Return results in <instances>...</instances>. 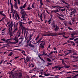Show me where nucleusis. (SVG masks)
<instances>
[{"label": "nucleus", "instance_id": "f257e3e1", "mask_svg": "<svg viewBox=\"0 0 78 78\" xmlns=\"http://www.w3.org/2000/svg\"><path fill=\"white\" fill-rule=\"evenodd\" d=\"M57 34H55L54 33H50L49 34H47L46 35H44V36H57Z\"/></svg>", "mask_w": 78, "mask_h": 78}, {"label": "nucleus", "instance_id": "f03ea898", "mask_svg": "<svg viewBox=\"0 0 78 78\" xmlns=\"http://www.w3.org/2000/svg\"><path fill=\"white\" fill-rule=\"evenodd\" d=\"M16 15L15 16V17L16 19V20H20V17H19V14H17V13H16Z\"/></svg>", "mask_w": 78, "mask_h": 78}, {"label": "nucleus", "instance_id": "7ed1b4c3", "mask_svg": "<svg viewBox=\"0 0 78 78\" xmlns=\"http://www.w3.org/2000/svg\"><path fill=\"white\" fill-rule=\"evenodd\" d=\"M10 25H11L10 28H11V31H12V27H13V24L12 23V22L11 21L10 23Z\"/></svg>", "mask_w": 78, "mask_h": 78}, {"label": "nucleus", "instance_id": "20e7f679", "mask_svg": "<svg viewBox=\"0 0 78 78\" xmlns=\"http://www.w3.org/2000/svg\"><path fill=\"white\" fill-rule=\"evenodd\" d=\"M24 9H23L21 11L20 13L22 15H23H23H25L26 14V12H25V11H24Z\"/></svg>", "mask_w": 78, "mask_h": 78}, {"label": "nucleus", "instance_id": "39448f33", "mask_svg": "<svg viewBox=\"0 0 78 78\" xmlns=\"http://www.w3.org/2000/svg\"><path fill=\"white\" fill-rule=\"evenodd\" d=\"M14 7L15 8H16V9H18V7H17V2H14Z\"/></svg>", "mask_w": 78, "mask_h": 78}, {"label": "nucleus", "instance_id": "423d86ee", "mask_svg": "<svg viewBox=\"0 0 78 78\" xmlns=\"http://www.w3.org/2000/svg\"><path fill=\"white\" fill-rule=\"evenodd\" d=\"M19 23H20V27L21 28H23V27H24L23 26V25H22V24H23V23L21 21H19Z\"/></svg>", "mask_w": 78, "mask_h": 78}, {"label": "nucleus", "instance_id": "0eeeda50", "mask_svg": "<svg viewBox=\"0 0 78 78\" xmlns=\"http://www.w3.org/2000/svg\"><path fill=\"white\" fill-rule=\"evenodd\" d=\"M19 23H20V27L21 28H23V27H24L23 26V25H22V24H23V23L21 21H19Z\"/></svg>", "mask_w": 78, "mask_h": 78}, {"label": "nucleus", "instance_id": "6e6552de", "mask_svg": "<svg viewBox=\"0 0 78 78\" xmlns=\"http://www.w3.org/2000/svg\"><path fill=\"white\" fill-rule=\"evenodd\" d=\"M26 5H27V2L24 4V5L23 6H21L20 7V9H22L23 8H25L26 7Z\"/></svg>", "mask_w": 78, "mask_h": 78}, {"label": "nucleus", "instance_id": "1a4fd4ad", "mask_svg": "<svg viewBox=\"0 0 78 78\" xmlns=\"http://www.w3.org/2000/svg\"><path fill=\"white\" fill-rule=\"evenodd\" d=\"M21 30H22V32H23V30L24 31H26L27 30V28H25V27H23L22 28V27H21Z\"/></svg>", "mask_w": 78, "mask_h": 78}, {"label": "nucleus", "instance_id": "9d476101", "mask_svg": "<svg viewBox=\"0 0 78 78\" xmlns=\"http://www.w3.org/2000/svg\"><path fill=\"white\" fill-rule=\"evenodd\" d=\"M28 61H30V58H28V57H27L26 58V61H24V62L25 63H27Z\"/></svg>", "mask_w": 78, "mask_h": 78}, {"label": "nucleus", "instance_id": "9b49d317", "mask_svg": "<svg viewBox=\"0 0 78 78\" xmlns=\"http://www.w3.org/2000/svg\"><path fill=\"white\" fill-rule=\"evenodd\" d=\"M9 34L11 36H12V31H11L10 30V28H9Z\"/></svg>", "mask_w": 78, "mask_h": 78}, {"label": "nucleus", "instance_id": "f8f14e48", "mask_svg": "<svg viewBox=\"0 0 78 78\" xmlns=\"http://www.w3.org/2000/svg\"><path fill=\"white\" fill-rule=\"evenodd\" d=\"M22 73H19L18 78H20L21 77H22Z\"/></svg>", "mask_w": 78, "mask_h": 78}, {"label": "nucleus", "instance_id": "ddd939ff", "mask_svg": "<svg viewBox=\"0 0 78 78\" xmlns=\"http://www.w3.org/2000/svg\"><path fill=\"white\" fill-rule=\"evenodd\" d=\"M70 67V66H66V65H65L64 66V67H65V68H66H66H69Z\"/></svg>", "mask_w": 78, "mask_h": 78}, {"label": "nucleus", "instance_id": "4468645a", "mask_svg": "<svg viewBox=\"0 0 78 78\" xmlns=\"http://www.w3.org/2000/svg\"><path fill=\"white\" fill-rule=\"evenodd\" d=\"M17 42H19V40H17L16 41L12 42V44H15L17 43Z\"/></svg>", "mask_w": 78, "mask_h": 78}, {"label": "nucleus", "instance_id": "2eb2a0df", "mask_svg": "<svg viewBox=\"0 0 78 78\" xmlns=\"http://www.w3.org/2000/svg\"><path fill=\"white\" fill-rule=\"evenodd\" d=\"M46 59H47V61H48V62H52V61L51 59H50V58H46Z\"/></svg>", "mask_w": 78, "mask_h": 78}, {"label": "nucleus", "instance_id": "dca6fc26", "mask_svg": "<svg viewBox=\"0 0 78 78\" xmlns=\"http://www.w3.org/2000/svg\"><path fill=\"white\" fill-rule=\"evenodd\" d=\"M30 37H29V39H30V40H31V37H32V36H33V34H30Z\"/></svg>", "mask_w": 78, "mask_h": 78}, {"label": "nucleus", "instance_id": "f3484780", "mask_svg": "<svg viewBox=\"0 0 78 78\" xmlns=\"http://www.w3.org/2000/svg\"><path fill=\"white\" fill-rule=\"evenodd\" d=\"M59 10L62 11H66V8H64V9H59Z\"/></svg>", "mask_w": 78, "mask_h": 78}, {"label": "nucleus", "instance_id": "a211bd4d", "mask_svg": "<svg viewBox=\"0 0 78 78\" xmlns=\"http://www.w3.org/2000/svg\"><path fill=\"white\" fill-rule=\"evenodd\" d=\"M47 64H48V65H46V66L47 67H48V66H50L51 65V64H52V63H47Z\"/></svg>", "mask_w": 78, "mask_h": 78}, {"label": "nucleus", "instance_id": "6ab92c4d", "mask_svg": "<svg viewBox=\"0 0 78 78\" xmlns=\"http://www.w3.org/2000/svg\"><path fill=\"white\" fill-rule=\"evenodd\" d=\"M17 30H18V29H17V28H16V29H15L13 31V33H15L16 31Z\"/></svg>", "mask_w": 78, "mask_h": 78}, {"label": "nucleus", "instance_id": "aec40b11", "mask_svg": "<svg viewBox=\"0 0 78 78\" xmlns=\"http://www.w3.org/2000/svg\"><path fill=\"white\" fill-rule=\"evenodd\" d=\"M44 75L46 76H49L50 73H49L48 74H47L46 73H44Z\"/></svg>", "mask_w": 78, "mask_h": 78}, {"label": "nucleus", "instance_id": "412c9836", "mask_svg": "<svg viewBox=\"0 0 78 78\" xmlns=\"http://www.w3.org/2000/svg\"><path fill=\"white\" fill-rule=\"evenodd\" d=\"M13 39L15 41H17V40H17V37H14V38H13Z\"/></svg>", "mask_w": 78, "mask_h": 78}, {"label": "nucleus", "instance_id": "4be33fe9", "mask_svg": "<svg viewBox=\"0 0 78 78\" xmlns=\"http://www.w3.org/2000/svg\"><path fill=\"white\" fill-rule=\"evenodd\" d=\"M58 28L56 27L54 29V30L56 32L58 31Z\"/></svg>", "mask_w": 78, "mask_h": 78}, {"label": "nucleus", "instance_id": "5701e85b", "mask_svg": "<svg viewBox=\"0 0 78 78\" xmlns=\"http://www.w3.org/2000/svg\"><path fill=\"white\" fill-rule=\"evenodd\" d=\"M58 17L59 19H60V20H64V19H62V18L59 16H58Z\"/></svg>", "mask_w": 78, "mask_h": 78}, {"label": "nucleus", "instance_id": "b1692460", "mask_svg": "<svg viewBox=\"0 0 78 78\" xmlns=\"http://www.w3.org/2000/svg\"><path fill=\"white\" fill-rule=\"evenodd\" d=\"M51 19H52V17H51L50 19L48 21V22H50L51 21Z\"/></svg>", "mask_w": 78, "mask_h": 78}, {"label": "nucleus", "instance_id": "393cba45", "mask_svg": "<svg viewBox=\"0 0 78 78\" xmlns=\"http://www.w3.org/2000/svg\"><path fill=\"white\" fill-rule=\"evenodd\" d=\"M62 63L63 65H64V66H65L66 65V64H65V63H64V61H62Z\"/></svg>", "mask_w": 78, "mask_h": 78}, {"label": "nucleus", "instance_id": "a878e982", "mask_svg": "<svg viewBox=\"0 0 78 78\" xmlns=\"http://www.w3.org/2000/svg\"><path fill=\"white\" fill-rule=\"evenodd\" d=\"M12 52H11L8 55V56H11L12 55Z\"/></svg>", "mask_w": 78, "mask_h": 78}, {"label": "nucleus", "instance_id": "bb28decb", "mask_svg": "<svg viewBox=\"0 0 78 78\" xmlns=\"http://www.w3.org/2000/svg\"><path fill=\"white\" fill-rule=\"evenodd\" d=\"M8 41H9V39H7L6 41V42L7 44H9V43L8 42Z\"/></svg>", "mask_w": 78, "mask_h": 78}, {"label": "nucleus", "instance_id": "cd10ccee", "mask_svg": "<svg viewBox=\"0 0 78 78\" xmlns=\"http://www.w3.org/2000/svg\"><path fill=\"white\" fill-rule=\"evenodd\" d=\"M14 75L15 76H18V74L17 73H16L14 74Z\"/></svg>", "mask_w": 78, "mask_h": 78}, {"label": "nucleus", "instance_id": "c85d7f7f", "mask_svg": "<svg viewBox=\"0 0 78 78\" xmlns=\"http://www.w3.org/2000/svg\"><path fill=\"white\" fill-rule=\"evenodd\" d=\"M1 41H4V42H6V40L4 38H3V39H1Z\"/></svg>", "mask_w": 78, "mask_h": 78}, {"label": "nucleus", "instance_id": "c756f323", "mask_svg": "<svg viewBox=\"0 0 78 78\" xmlns=\"http://www.w3.org/2000/svg\"><path fill=\"white\" fill-rule=\"evenodd\" d=\"M39 35H38V36H37V38H36L35 40H36V41H37V39H39Z\"/></svg>", "mask_w": 78, "mask_h": 78}, {"label": "nucleus", "instance_id": "7c9ffc66", "mask_svg": "<svg viewBox=\"0 0 78 78\" xmlns=\"http://www.w3.org/2000/svg\"><path fill=\"white\" fill-rule=\"evenodd\" d=\"M58 14L59 16H61V17H64V16L62 14L61 15H60L59 14Z\"/></svg>", "mask_w": 78, "mask_h": 78}, {"label": "nucleus", "instance_id": "2f4dec72", "mask_svg": "<svg viewBox=\"0 0 78 78\" xmlns=\"http://www.w3.org/2000/svg\"><path fill=\"white\" fill-rule=\"evenodd\" d=\"M8 46H9V45L7 44H5V46H4V47L5 48V47H8Z\"/></svg>", "mask_w": 78, "mask_h": 78}, {"label": "nucleus", "instance_id": "473e14b6", "mask_svg": "<svg viewBox=\"0 0 78 78\" xmlns=\"http://www.w3.org/2000/svg\"><path fill=\"white\" fill-rule=\"evenodd\" d=\"M68 29H69V30H73V29L71 28L70 27H68Z\"/></svg>", "mask_w": 78, "mask_h": 78}, {"label": "nucleus", "instance_id": "72a5a7b5", "mask_svg": "<svg viewBox=\"0 0 78 78\" xmlns=\"http://www.w3.org/2000/svg\"><path fill=\"white\" fill-rule=\"evenodd\" d=\"M47 55V53H45V51H44V52H43V54H42V55Z\"/></svg>", "mask_w": 78, "mask_h": 78}, {"label": "nucleus", "instance_id": "f704fd0d", "mask_svg": "<svg viewBox=\"0 0 78 78\" xmlns=\"http://www.w3.org/2000/svg\"><path fill=\"white\" fill-rule=\"evenodd\" d=\"M11 10L12 11H13L14 9H13V7H11Z\"/></svg>", "mask_w": 78, "mask_h": 78}, {"label": "nucleus", "instance_id": "c9c22d12", "mask_svg": "<svg viewBox=\"0 0 78 78\" xmlns=\"http://www.w3.org/2000/svg\"><path fill=\"white\" fill-rule=\"evenodd\" d=\"M30 47H34V46L32 44H31L30 45Z\"/></svg>", "mask_w": 78, "mask_h": 78}, {"label": "nucleus", "instance_id": "e433bc0d", "mask_svg": "<svg viewBox=\"0 0 78 78\" xmlns=\"http://www.w3.org/2000/svg\"><path fill=\"white\" fill-rule=\"evenodd\" d=\"M61 1L63 3H66V2H65V1H64V0H61Z\"/></svg>", "mask_w": 78, "mask_h": 78}, {"label": "nucleus", "instance_id": "4c0bfd02", "mask_svg": "<svg viewBox=\"0 0 78 78\" xmlns=\"http://www.w3.org/2000/svg\"><path fill=\"white\" fill-rule=\"evenodd\" d=\"M18 0V3L19 5H20V0Z\"/></svg>", "mask_w": 78, "mask_h": 78}, {"label": "nucleus", "instance_id": "58836bf2", "mask_svg": "<svg viewBox=\"0 0 78 78\" xmlns=\"http://www.w3.org/2000/svg\"><path fill=\"white\" fill-rule=\"evenodd\" d=\"M54 12H59V10H58L57 9L56 10H54Z\"/></svg>", "mask_w": 78, "mask_h": 78}, {"label": "nucleus", "instance_id": "ea45409f", "mask_svg": "<svg viewBox=\"0 0 78 78\" xmlns=\"http://www.w3.org/2000/svg\"><path fill=\"white\" fill-rule=\"evenodd\" d=\"M74 39V38H69V40H73Z\"/></svg>", "mask_w": 78, "mask_h": 78}, {"label": "nucleus", "instance_id": "a19ab883", "mask_svg": "<svg viewBox=\"0 0 78 78\" xmlns=\"http://www.w3.org/2000/svg\"><path fill=\"white\" fill-rule=\"evenodd\" d=\"M70 56L71 58H76V57L75 56H73L72 55H71Z\"/></svg>", "mask_w": 78, "mask_h": 78}, {"label": "nucleus", "instance_id": "79ce46f5", "mask_svg": "<svg viewBox=\"0 0 78 78\" xmlns=\"http://www.w3.org/2000/svg\"><path fill=\"white\" fill-rule=\"evenodd\" d=\"M42 14H41V16H40V17L41 18H42Z\"/></svg>", "mask_w": 78, "mask_h": 78}, {"label": "nucleus", "instance_id": "37998d69", "mask_svg": "<svg viewBox=\"0 0 78 78\" xmlns=\"http://www.w3.org/2000/svg\"><path fill=\"white\" fill-rule=\"evenodd\" d=\"M41 47L42 48H44V45H41Z\"/></svg>", "mask_w": 78, "mask_h": 78}, {"label": "nucleus", "instance_id": "c03bdc74", "mask_svg": "<svg viewBox=\"0 0 78 78\" xmlns=\"http://www.w3.org/2000/svg\"><path fill=\"white\" fill-rule=\"evenodd\" d=\"M25 15H23V20H24V19H25Z\"/></svg>", "mask_w": 78, "mask_h": 78}, {"label": "nucleus", "instance_id": "a18cd8bd", "mask_svg": "<svg viewBox=\"0 0 78 78\" xmlns=\"http://www.w3.org/2000/svg\"><path fill=\"white\" fill-rule=\"evenodd\" d=\"M31 66H31V67H34V64H31Z\"/></svg>", "mask_w": 78, "mask_h": 78}, {"label": "nucleus", "instance_id": "49530a36", "mask_svg": "<svg viewBox=\"0 0 78 78\" xmlns=\"http://www.w3.org/2000/svg\"><path fill=\"white\" fill-rule=\"evenodd\" d=\"M42 61H43V63H45V60H44L43 59H42Z\"/></svg>", "mask_w": 78, "mask_h": 78}, {"label": "nucleus", "instance_id": "de8ad7c7", "mask_svg": "<svg viewBox=\"0 0 78 78\" xmlns=\"http://www.w3.org/2000/svg\"><path fill=\"white\" fill-rule=\"evenodd\" d=\"M68 51H70V52H69V53H72V50H69Z\"/></svg>", "mask_w": 78, "mask_h": 78}, {"label": "nucleus", "instance_id": "09e8293b", "mask_svg": "<svg viewBox=\"0 0 78 78\" xmlns=\"http://www.w3.org/2000/svg\"><path fill=\"white\" fill-rule=\"evenodd\" d=\"M42 54L39 55L38 57H39V58H41V56H42Z\"/></svg>", "mask_w": 78, "mask_h": 78}, {"label": "nucleus", "instance_id": "8fccbe9b", "mask_svg": "<svg viewBox=\"0 0 78 78\" xmlns=\"http://www.w3.org/2000/svg\"><path fill=\"white\" fill-rule=\"evenodd\" d=\"M55 68H59L58 66H54Z\"/></svg>", "mask_w": 78, "mask_h": 78}, {"label": "nucleus", "instance_id": "3c124183", "mask_svg": "<svg viewBox=\"0 0 78 78\" xmlns=\"http://www.w3.org/2000/svg\"><path fill=\"white\" fill-rule=\"evenodd\" d=\"M39 77H41V78H43V77H44V76H41V75H40V76H39Z\"/></svg>", "mask_w": 78, "mask_h": 78}, {"label": "nucleus", "instance_id": "603ef678", "mask_svg": "<svg viewBox=\"0 0 78 78\" xmlns=\"http://www.w3.org/2000/svg\"><path fill=\"white\" fill-rule=\"evenodd\" d=\"M42 38H40V40L38 41L39 42H40V41H41V40H42Z\"/></svg>", "mask_w": 78, "mask_h": 78}, {"label": "nucleus", "instance_id": "864d4df0", "mask_svg": "<svg viewBox=\"0 0 78 78\" xmlns=\"http://www.w3.org/2000/svg\"><path fill=\"white\" fill-rule=\"evenodd\" d=\"M27 9L28 10H30V6L27 8Z\"/></svg>", "mask_w": 78, "mask_h": 78}, {"label": "nucleus", "instance_id": "5fc2aeb1", "mask_svg": "<svg viewBox=\"0 0 78 78\" xmlns=\"http://www.w3.org/2000/svg\"><path fill=\"white\" fill-rule=\"evenodd\" d=\"M77 40H78V38H76L74 40V41H77Z\"/></svg>", "mask_w": 78, "mask_h": 78}, {"label": "nucleus", "instance_id": "6e6d98bb", "mask_svg": "<svg viewBox=\"0 0 78 78\" xmlns=\"http://www.w3.org/2000/svg\"><path fill=\"white\" fill-rule=\"evenodd\" d=\"M71 12L72 13V14H74V13H75V12H74V11H72Z\"/></svg>", "mask_w": 78, "mask_h": 78}, {"label": "nucleus", "instance_id": "4d7b16f0", "mask_svg": "<svg viewBox=\"0 0 78 78\" xmlns=\"http://www.w3.org/2000/svg\"><path fill=\"white\" fill-rule=\"evenodd\" d=\"M55 22L54 21H53L52 22V24L53 25H55Z\"/></svg>", "mask_w": 78, "mask_h": 78}, {"label": "nucleus", "instance_id": "13d9d810", "mask_svg": "<svg viewBox=\"0 0 78 78\" xmlns=\"http://www.w3.org/2000/svg\"><path fill=\"white\" fill-rule=\"evenodd\" d=\"M3 61V60H2L1 62H0V64H2V62Z\"/></svg>", "mask_w": 78, "mask_h": 78}, {"label": "nucleus", "instance_id": "bf43d9fd", "mask_svg": "<svg viewBox=\"0 0 78 78\" xmlns=\"http://www.w3.org/2000/svg\"><path fill=\"white\" fill-rule=\"evenodd\" d=\"M78 55V54H76V53H73V55Z\"/></svg>", "mask_w": 78, "mask_h": 78}, {"label": "nucleus", "instance_id": "052dcab7", "mask_svg": "<svg viewBox=\"0 0 78 78\" xmlns=\"http://www.w3.org/2000/svg\"><path fill=\"white\" fill-rule=\"evenodd\" d=\"M69 14H70V15H71V16H73V14H72V13L71 12H70Z\"/></svg>", "mask_w": 78, "mask_h": 78}, {"label": "nucleus", "instance_id": "680f3d73", "mask_svg": "<svg viewBox=\"0 0 78 78\" xmlns=\"http://www.w3.org/2000/svg\"><path fill=\"white\" fill-rule=\"evenodd\" d=\"M71 37H74V35H73L72 34H71Z\"/></svg>", "mask_w": 78, "mask_h": 78}, {"label": "nucleus", "instance_id": "e2e57ef3", "mask_svg": "<svg viewBox=\"0 0 78 78\" xmlns=\"http://www.w3.org/2000/svg\"><path fill=\"white\" fill-rule=\"evenodd\" d=\"M72 21H73V22H75V20L73 19H72Z\"/></svg>", "mask_w": 78, "mask_h": 78}, {"label": "nucleus", "instance_id": "0e129e2a", "mask_svg": "<svg viewBox=\"0 0 78 78\" xmlns=\"http://www.w3.org/2000/svg\"><path fill=\"white\" fill-rule=\"evenodd\" d=\"M32 22V21H29L28 23L29 24H30V23H31Z\"/></svg>", "mask_w": 78, "mask_h": 78}, {"label": "nucleus", "instance_id": "69168bd1", "mask_svg": "<svg viewBox=\"0 0 78 78\" xmlns=\"http://www.w3.org/2000/svg\"><path fill=\"white\" fill-rule=\"evenodd\" d=\"M68 23H69V24H70V25H72V24L71 23V22H70V21H69V22Z\"/></svg>", "mask_w": 78, "mask_h": 78}, {"label": "nucleus", "instance_id": "338daca9", "mask_svg": "<svg viewBox=\"0 0 78 78\" xmlns=\"http://www.w3.org/2000/svg\"><path fill=\"white\" fill-rule=\"evenodd\" d=\"M11 75H13V72H12V71H11Z\"/></svg>", "mask_w": 78, "mask_h": 78}, {"label": "nucleus", "instance_id": "774afa93", "mask_svg": "<svg viewBox=\"0 0 78 78\" xmlns=\"http://www.w3.org/2000/svg\"><path fill=\"white\" fill-rule=\"evenodd\" d=\"M16 12V11H14L12 13V14H14L15 13V12Z\"/></svg>", "mask_w": 78, "mask_h": 78}]
</instances>
